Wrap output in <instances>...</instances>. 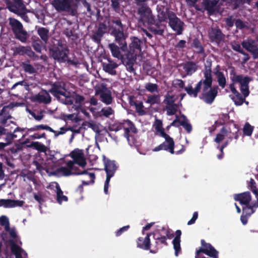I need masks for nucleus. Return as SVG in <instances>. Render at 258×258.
I'll return each mask as SVG.
<instances>
[{
  "instance_id": "nucleus-33",
  "label": "nucleus",
  "mask_w": 258,
  "mask_h": 258,
  "mask_svg": "<svg viewBox=\"0 0 258 258\" xmlns=\"http://www.w3.org/2000/svg\"><path fill=\"white\" fill-rule=\"evenodd\" d=\"M111 33L114 36L115 41L118 43H120L121 41L124 40L126 38V36L122 31V28H118L117 30L114 29Z\"/></svg>"
},
{
  "instance_id": "nucleus-23",
  "label": "nucleus",
  "mask_w": 258,
  "mask_h": 258,
  "mask_svg": "<svg viewBox=\"0 0 258 258\" xmlns=\"http://www.w3.org/2000/svg\"><path fill=\"white\" fill-rule=\"evenodd\" d=\"M178 123H179L180 125L183 126L188 133H190L191 132L192 129L191 125L188 122L187 119L185 118L184 117H183V118L181 119L178 116H176V118L171 123L170 125L178 126L179 124Z\"/></svg>"
},
{
  "instance_id": "nucleus-56",
  "label": "nucleus",
  "mask_w": 258,
  "mask_h": 258,
  "mask_svg": "<svg viewBox=\"0 0 258 258\" xmlns=\"http://www.w3.org/2000/svg\"><path fill=\"white\" fill-rule=\"evenodd\" d=\"M17 136L16 135H14L11 133H6V144H8V145H9L12 143L13 139L15 138H17Z\"/></svg>"
},
{
  "instance_id": "nucleus-54",
  "label": "nucleus",
  "mask_w": 258,
  "mask_h": 258,
  "mask_svg": "<svg viewBox=\"0 0 258 258\" xmlns=\"http://www.w3.org/2000/svg\"><path fill=\"white\" fill-rule=\"evenodd\" d=\"M22 67L25 72L30 74H34L35 73L34 68L29 64L23 63Z\"/></svg>"
},
{
  "instance_id": "nucleus-34",
  "label": "nucleus",
  "mask_w": 258,
  "mask_h": 258,
  "mask_svg": "<svg viewBox=\"0 0 258 258\" xmlns=\"http://www.w3.org/2000/svg\"><path fill=\"white\" fill-rule=\"evenodd\" d=\"M124 130H125V134L124 136L126 138L127 140H128V136L127 135V133L129 132H132L133 133H136V129L135 127L134 124L128 120L125 121L124 123Z\"/></svg>"
},
{
  "instance_id": "nucleus-2",
  "label": "nucleus",
  "mask_w": 258,
  "mask_h": 258,
  "mask_svg": "<svg viewBox=\"0 0 258 258\" xmlns=\"http://www.w3.org/2000/svg\"><path fill=\"white\" fill-rule=\"evenodd\" d=\"M205 79L203 81L202 99L208 104H211L218 93V87H211L212 78L210 68L206 69L204 72Z\"/></svg>"
},
{
  "instance_id": "nucleus-43",
  "label": "nucleus",
  "mask_w": 258,
  "mask_h": 258,
  "mask_svg": "<svg viewBox=\"0 0 258 258\" xmlns=\"http://www.w3.org/2000/svg\"><path fill=\"white\" fill-rule=\"evenodd\" d=\"M255 212V211H251L250 212H247L245 211H242V213L240 217V220L243 225H245L247 223L248 218Z\"/></svg>"
},
{
  "instance_id": "nucleus-32",
  "label": "nucleus",
  "mask_w": 258,
  "mask_h": 258,
  "mask_svg": "<svg viewBox=\"0 0 258 258\" xmlns=\"http://www.w3.org/2000/svg\"><path fill=\"white\" fill-rule=\"evenodd\" d=\"M14 52L16 54L20 55L27 54L29 56H32L34 55V53L31 50L30 47L25 46H19L16 47L14 50Z\"/></svg>"
},
{
  "instance_id": "nucleus-28",
  "label": "nucleus",
  "mask_w": 258,
  "mask_h": 258,
  "mask_svg": "<svg viewBox=\"0 0 258 258\" xmlns=\"http://www.w3.org/2000/svg\"><path fill=\"white\" fill-rule=\"evenodd\" d=\"M183 69L186 73V75H191L194 73L198 69V66L192 61L186 62L182 64Z\"/></svg>"
},
{
  "instance_id": "nucleus-47",
  "label": "nucleus",
  "mask_w": 258,
  "mask_h": 258,
  "mask_svg": "<svg viewBox=\"0 0 258 258\" xmlns=\"http://www.w3.org/2000/svg\"><path fill=\"white\" fill-rule=\"evenodd\" d=\"M30 147H34L35 149L40 152H45L46 151L45 146L38 142H32Z\"/></svg>"
},
{
  "instance_id": "nucleus-29",
  "label": "nucleus",
  "mask_w": 258,
  "mask_h": 258,
  "mask_svg": "<svg viewBox=\"0 0 258 258\" xmlns=\"http://www.w3.org/2000/svg\"><path fill=\"white\" fill-rule=\"evenodd\" d=\"M203 81L201 80L197 85L195 89H193L191 85H188L184 88V90L186 91L187 94L191 96L194 97H197L198 93L199 92L201 86L202 85Z\"/></svg>"
},
{
  "instance_id": "nucleus-42",
  "label": "nucleus",
  "mask_w": 258,
  "mask_h": 258,
  "mask_svg": "<svg viewBox=\"0 0 258 258\" xmlns=\"http://www.w3.org/2000/svg\"><path fill=\"white\" fill-rule=\"evenodd\" d=\"M178 108L177 105H165V109L168 115H174L176 113Z\"/></svg>"
},
{
  "instance_id": "nucleus-17",
  "label": "nucleus",
  "mask_w": 258,
  "mask_h": 258,
  "mask_svg": "<svg viewBox=\"0 0 258 258\" xmlns=\"http://www.w3.org/2000/svg\"><path fill=\"white\" fill-rule=\"evenodd\" d=\"M234 199L235 201H239L242 205H245L249 209L251 202V196L249 192L235 194L234 195Z\"/></svg>"
},
{
  "instance_id": "nucleus-51",
  "label": "nucleus",
  "mask_w": 258,
  "mask_h": 258,
  "mask_svg": "<svg viewBox=\"0 0 258 258\" xmlns=\"http://www.w3.org/2000/svg\"><path fill=\"white\" fill-rule=\"evenodd\" d=\"M243 134L244 135L249 136L251 135L253 131V127L249 123H246L244 125L243 129Z\"/></svg>"
},
{
  "instance_id": "nucleus-49",
  "label": "nucleus",
  "mask_w": 258,
  "mask_h": 258,
  "mask_svg": "<svg viewBox=\"0 0 258 258\" xmlns=\"http://www.w3.org/2000/svg\"><path fill=\"white\" fill-rule=\"evenodd\" d=\"M159 101V97L158 95H151L148 96L147 100L146 101V102L152 105L155 103H157Z\"/></svg>"
},
{
  "instance_id": "nucleus-41",
  "label": "nucleus",
  "mask_w": 258,
  "mask_h": 258,
  "mask_svg": "<svg viewBox=\"0 0 258 258\" xmlns=\"http://www.w3.org/2000/svg\"><path fill=\"white\" fill-rule=\"evenodd\" d=\"M27 111L32 115V116L36 120L40 121L43 118L44 115L42 111H33L29 109H27Z\"/></svg>"
},
{
  "instance_id": "nucleus-63",
  "label": "nucleus",
  "mask_w": 258,
  "mask_h": 258,
  "mask_svg": "<svg viewBox=\"0 0 258 258\" xmlns=\"http://www.w3.org/2000/svg\"><path fill=\"white\" fill-rule=\"evenodd\" d=\"M235 83H233V82H232V84H231L230 85V89L231 90V91L233 93V94L234 95V96L235 95H238V94H239V93L237 91V90L236 89V88H235L234 85L235 84Z\"/></svg>"
},
{
  "instance_id": "nucleus-64",
  "label": "nucleus",
  "mask_w": 258,
  "mask_h": 258,
  "mask_svg": "<svg viewBox=\"0 0 258 258\" xmlns=\"http://www.w3.org/2000/svg\"><path fill=\"white\" fill-rule=\"evenodd\" d=\"M235 83H233V82H232V84H231L230 85V89L231 90V91L233 93V94L234 95V96L235 95H238V94H239V93L237 91V90L236 89V88H235L234 85L235 84Z\"/></svg>"
},
{
  "instance_id": "nucleus-55",
  "label": "nucleus",
  "mask_w": 258,
  "mask_h": 258,
  "mask_svg": "<svg viewBox=\"0 0 258 258\" xmlns=\"http://www.w3.org/2000/svg\"><path fill=\"white\" fill-rule=\"evenodd\" d=\"M106 27L104 24H100L99 25V28L98 29L97 32L96 34L94 36V37H100L102 36L103 34H104L105 32Z\"/></svg>"
},
{
  "instance_id": "nucleus-62",
  "label": "nucleus",
  "mask_w": 258,
  "mask_h": 258,
  "mask_svg": "<svg viewBox=\"0 0 258 258\" xmlns=\"http://www.w3.org/2000/svg\"><path fill=\"white\" fill-rule=\"evenodd\" d=\"M9 233L10 237L13 239L16 238L17 237V234L14 228H12V229L9 232Z\"/></svg>"
},
{
  "instance_id": "nucleus-18",
  "label": "nucleus",
  "mask_w": 258,
  "mask_h": 258,
  "mask_svg": "<svg viewBox=\"0 0 258 258\" xmlns=\"http://www.w3.org/2000/svg\"><path fill=\"white\" fill-rule=\"evenodd\" d=\"M152 233H148L145 237H139L137 240V247L145 250L151 249V241L150 236Z\"/></svg>"
},
{
  "instance_id": "nucleus-38",
  "label": "nucleus",
  "mask_w": 258,
  "mask_h": 258,
  "mask_svg": "<svg viewBox=\"0 0 258 258\" xmlns=\"http://www.w3.org/2000/svg\"><path fill=\"white\" fill-rule=\"evenodd\" d=\"M154 126L156 132H157L160 136H161L165 134L164 129L162 127V122L160 120L156 119L154 123Z\"/></svg>"
},
{
  "instance_id": "nucleus-57",
  "label": "nucleus",
  "mask_w": 258,
  "mask_h": 258,
  "mask_svg": "<svg viewBox=\"0 0 258 258\" xmlns=\"http://www.w3.org/2000/svg\"><path fill=\"white\" fill-rule=\"evenodd\" d=\"M0 235L5 245H7L8 244V243H10V239H8V234L7 232L3 231L1 233Z\"/></svg>"
},
{
  "instance_id": "nucleus-45",
  "label": "nucleus",
  "mask_w": 258,
  "mask_h": 258,
  "mask_svg": "<svg viewBox=\"0 0 258 258\" xmlns=\"http://www.w3.org/2000/svg\"><path fill=\"white\" fill-rule=\"evenodd\" d=\"M87 125L96 133H99L100 132V125L99 123L91 121L87 122Z\"/></svg>"
},
{
  "instance_id": "nucleus-35",
  "label": "nucleus",
  "mask_w": 258,
  "mask_h": 258,
  "mask_svg": "<svg viewBox=\"0 0 258 258\" xmlns=\"http://www.w3.org/2000/svg\"><path fill=\"white\" fill-rule=\"evenodd\" d=\"M177 99V96L168 93L165 96L164 103L165 105H177L175 103V101Z\"/></svg>"
},
{
  "instance_id": "nucleus-40",
  "label": "nucleus",
  "mask_w": 258,
  "mask_h": 258,
  "mask_svg": "<svg viewBox=\"0 0 258 258\" xmlns=\"http://www.w3.org/2000/svg\"><path fill=\"white\" fill-rule=\"evenodd\" d=\"M38 33L41 39L46 42L48 38V30L44 28H39L37 30Z\"/></svg>"
},
{
  "instance_id": "nucleus-21",
  "label": "nucleus",
  "mask_w": 258,
  "mask_h": 258,
  "mask_svg": "<svg viewBox=\"0 0 258 258\" xmlns=\"http://www.w3.org/2000/svg\"><path fill=\"white\" fill-rule=\"evenodd\" d=\"M10 244L11 252L14 254L16 258H23L22 253L25 252L19 245H18L14 239L10 240Z\"/></svg>"
},
{
  "instance_id": "nucleus-5",
  "label": "nucleus",
  "mask_w": 258,
  "mask_h": 258,
  "mask_svg": "<svg viewBox=\"0 0 258 258\" xmlns=\"http://www.w3.org/2000/svg\"><path fill=\"white\" fill-rule=\"evenodd\" d=\"M51 4L58 12H66L72 15L77 13V4L74 0H52Z\"/></svg>"
},
{
  "instance_id": "nucleus-7",
  "label": "nucleus",
  "mask_w": 258,
  "mask_h": 258,
  "mask_svg": "<svg viewBox=\"0 0 258 258\" xmlns=\"http://www.w3.org/2000/svg\"><path fill=\"white\" fill-rule=\"evenodd\" d=\"M140 44L141 41L138 38L136 37L132 38L128 52L126 54L128 65L132 66L135 62L137 55L141 52Z\"/></svg>"
},
{
  "instance_id": "nucleus-59",
  "label": "nucleus",
  "mask_w": 258,
  "mask_h": 258,
  "mask_svg": "<svg viewBox=\"0 0 258 258\" xmlns=\"http://www.w3.org/2000/svg\"><path fill=\"white\" fill-rule=\"evenodd\" d=\"M198 212L197 211L195 212L192 215L191 219L187 222V225H190L194 224L198 218Z\"/></svg>"
},
{
  "instance_id": "nucleus-6",
  "label": "nucleus",
  "mask_w": 258,
  "mask_h": 258,
  "mask_svg": "<svg viewBox=\"0 0 258 258\" xmlns=\"http://www.w3.org/2000/svg\"><path fill=\"white\" fill-rule=\"evenodd\" d=\"M9 20V24L16 37L22 42H26L28 38V34L27 32L23 29V27L21 23L14 18H10Z\"/></svg>"
},
{
  "instance_id": "nucleus-11",
  "label": "nucleus",
  "mask_w": 258,
  "mask_h": 258,
  "mask_svg": "<svg viewBox=\"0 0 258 258\" xmlns=\"http://www.w3.org/2000/svg\"><path fill=\"white\" fill-rule=\"evenodd\" d=\"M140 20L144 24H153L155 22L151 10L147 6H143L139 10Z\"/></svg>"
},
{
  "instance_id": "nucleus-16",
  "label": "nucleus",
  "mask_w": 258,
  "mask_h": 258,
  "mask_svg": "<svg viewBox=\"0 0 258 258\" xmlns=\"http://www.w3.org/2000/svg\"><path fill=\"white\" fill-rule=\"evenodd\" d=\"M49 187L53 189L56 194V199L58 203L61 204L63 202H67L68 198L63 195V192L60 189L58 183L56 182H52L50 183Z\"/></svg>"
},
{
  "instance_id": "nucleus-60",
  "label": "nucleus",
  "mask_w": 258,
  "mask_h": 258,
  "mask_svg": "<svg viewBox=\"0 0 258 258\" xmlns=\"http://www.w3.org/2000/svg\"><path fill=\"white\" fill-rule=\"evenodd\" d=\"M232 47L234 50L238 51L240 53L243 51L241 48L240 44L236 43H232Z\"/></svg>"
},
{
  "instance_id": "nucleus-61",
  "label": "nucleus",
  "mask_w": 258,
  "mask_h": 258,
  "mask_svg": "<svg viewBox=\"0 0 258 258\" xmlns=\"http://www.w3.org/2000/svg\"><path fill=\"white\" fill-rule=\"evenodd\" d=\"M0 223L2 226H4L9 223L8 218L5 216H2L0 218Z\"/></svg>"
},
{
  "instance_id": "nucleus-26",
  "label": "nucleus",
  "mask_w": 258,
  "mask_h": 258,
  "mask_svg": "<svg viewBox=\"0 0 258 258\" xmlns=\"http://www.w3.org/2000/svg\"><path fill=\"white\" fill-rule=\"evenodd\" d=\"M181 235V231L180 230H177L175 232V237L172 241L173 247L175 250V255L177 256L178 253L181 251L180 247V236Z\"/></svg>"
},
{
  "instance_id": "nucleus-14",
  "label": "nucleus",
  "mask_w": 258,
  "mask_h": 258,
  "mask_svg": "<svg viewBox=\"0 0 258 258\" xmlns=\"http://www.w3.org/2000/svg\"><path fill=\"white\" fill-rule=\"evenodd\" d=\"M169 24L171 28L176 31L178 34L182 33L183 23L173 13H169Z\"/></svg>"
},
{
  "instance_id": "nucleus-20",
  "label": "nucleus",
  "mask_w": 258,
  "mask_h": 258,
  "mask_svg": "<svg viewBox=\"0 0 258 258\" xmlns=\"http://www.w3.org/2000/svg\"><path fill=\"white\" fill-rule=\"evenodd\" d=\"M24 202L19 200H0V206L5 208H14L16 207H21L23 206Z\"/></svg>"
},
{
  "instance_id": "nucleus-15",
  "label": "nucleus",
  "mask_w": 258,
  "mask_h": 258,
  "mask_svg": "<svg viewBox=\"0 0 258 258\" xmlns=\"http://www.w3.org/2000/svg\"><path fill=\"white\" fill-rule=\"evenodd\" d=\"M255 41L251 39H247L242 42V47L249 52L253 59L258 58V47L254 44Z\"/></svg>"
},
{
  "instance_id": "nucleus-36",
  "label": "nucleus",
  "mask_w": 258,
  "mask_h": 258,
  "mask_svg": "<svg viewBox=\"0 0 258 258\" xmlns=\"http://www.w3.org/2000/svg\"><path fill=\"white\" fill-rule=\"evenodd\" d=\"M216 77L219 85L224 88L226 84V80L224 74L221 72H217L216 73Z\"/></svg>"
},
{
  "instance_id": "nucleus-48",
  "label": "nucleus",
  "mask_w": 258,
  "mask_h": 258,
  "mask_svg": "<svg viewBox=\"0 0 258 258\" xmlns=\"http://www.w3.org/2000/svg\"><path fill=\"white\" fill-rule=\"evenodd\" d=\"M145 88L147 90L151 93L158 92V86L155 84H152L150 83H147L145 85Z\"/></svg>"
},
{
  "instance_id": "nucleus-58",
  "label": "nucleus",
  "mask_w": 258,
  "mask_h": 258,
  "mask_svg": "<svg viewBox=\"0 0 258 258\" xmlns=\"http://www.w3.org/2000/svg\"><path fill=\"white\" fill-rule=\"evenodd\" d=\"M129 225H126L120 228L119 229L117 230L115 232V235L119 236L121 235L123 232L126 231L130 228Z\"/></svg>"
},
{
  "instance_id": "nucleus-37",
  "label": "nucleus",
  "mask_w": 258,
  "mask_h": 258,
  "mask_svg": "<svg viewBox=\"0 0 258 258\" xmlns=\"http://www.w3.org/2000/svg\"><path fill=\"white\" fill-rule=\"evenodd\" d=\"M132 105H135L136 111L140 115H143L146 114V111L144 109V105L142 102L137 103L135 102H131Z\"/></svg>"
},
{
  "instance_id": "nucleus-53",
  "label": "nucleus",
  "mask_w": 258,
  "mask_h": 258,
  "mask_svg": "<svg viewBox=\"0 0 258 258\" xmlns=\"http://www.w3.org/2000/svg\"><path fill=\"white\" fill-rule=\"evenodd\" d=\"M173 85L178 89H184V82L180 79H175L173 81Z\"/></svg>"
},
{
  "instance_id": "nucleus-9",
  "label": "nucleus",
  "mask_w": 258,
  "mask_h": 258,
  "mask_svg": "<svg viewBox=\"0 0 258 258\" xmlns=\"http://www.w3.org/2000/svg\"><path fill=\"white\" fill-rule=\"evenodd\" d=\"M231 80L233 83H239L240 84V90L244 98L249 95L248 83L251 80L249 77L234 74L231 77Z\"/></svg>"
},
{
  "instance_id": "nucleus-10",
  "label": "nucleus",
  "mask_w": 258,
  "mask_h": 258,
  "mask_svg": "<svg viewBox=\"0 0 258 258\" xmlns=\"http://www.w3.org/2000/svg\"><path fill=\"white\" fill-rule=\"evenodd\" d=\"M6 4L8 9L11 12L18 15H24L27 12L22 0H18L14 2L7 0Z\"/></svg>"
},
{
  "instance_id": "nucleus-39",
  "label": "nucleus",
  "mask_w": 258,
  "mask_h": 258,
  "mask_svg": "<svg viewBox=\"0 0 258 258\" xmlns=\"http://www.w3.org/2000/svg\"><path fill=\"white\" fill-rule=\"evenodd\" d=\"M228 132V131L225 128H222L220 132L217 135L215 139V142L217 143H220L224 139L225 136H227Z\"/></svg>"
},
{
  "instance_id": "nucleus-3",
  "label": "nucleus",
  "mask_w": 258,
  "mask_h": 258,
  "mask_svg": "<svg viewBox=\"0 0 258 258\" xmlns=\"http://www.w3.org/2000/svg\"><path fill=\"white\" fill-rule=\"evenodd\" d=\"M49 91L58 99H61V96L65 97V101H63V99H61L62 102L64 104H73L75 103V109L81 107V102L84 100V97L79 95H77L72 98H70V93L63 92L61 86L57 84H54Z\"/></svg>"
},
{
  "instance_id": "nucleus-44",
  "label": "nucleus",
  "mask_w": 258,
  "mask_h": 258,
  "mask_svg": "<svg viewBox=\"0 0 258 258\" xmlns=\"http://www.w3.org/2000/svg\"><path fill=\"white\" fill-rule=\"evenodd\" d=\"M39 129L45 130L47 131H49L50 132L54 133H55V131L54 130H53L52 128L49 127V126L46 125H42V124L37 125V126H34L33 128L28 129V132L35 131L38 130Z\"/></svg>"
},
{
  "instance_id": "nucleus-52",
  "label": "nucleus",
  "mask_w": 258,
  "mask_h": 258,
  "mask_svg": "<svg viewBox=\"0 0 258 258\" xmlns=\"http://www.w3.org/2000/svg\"><path fill=\"white\" fill-rule=\"evenodd\" d=\"M252 192L255 195V198L256 199V201H252L250 205L249 208L250 209L257 208L258 207V190L257 189H253Z\"/></svg>"
},
{
  "instance_id": "nucleus-30",
  "label": "nucleus",
  "mask_w": 258,
  "mask_h": 258,
  "mask_svg": "<svg viewBox=\"0 0 258 258\" xmlns=\"http://www.w3.org/2000/svg\"><path fill=\"white\" fill-rule=\"evenodd\" d=\"M116 168L115 164L113 161H107L105 164V169L107 174L106 177L110 178L113 175Z\"/></svg>"
},
{
  "instance_id": "nucleus-8",
  "label": "nucleus",
  "mask_w": 258,
  "mask_h": 258,
  "mask_svg": "<svg viewBox=\"0 0 258 258\" xmlns=\"http://www.w3.org/2000/svg\"><path fill=\"white\" fill-rule=\"evenodd\" d=\"M95 95H99L101 100L106 105L110 104L112 101L111 92L104 84L96 85L95 88Z\"/></svg>"
},
{
  "instance_id": "nucleus-4",
  "label": "nucleus",
  "mask_w": 258,
  "mask_h": 258,
  "mask_svg": "<svg viewBox=\"0 0 258 258\" xmlns=\"http://www.w3.org/2000/svg\"><path fill=\"white\" fill-rule=\"evenodd\" d=\"M201 246L196 251L195 258H219V251L204 239L201 240Z\"/></svg>"
},
{
  "instance_id": "nucleus-27",
  "label": "nucleus",
  "mask_w": 258,
  "mask_h": 258,
  "mask_svg": "<svg viewBox=\"0 0 258 258\" xmlns=\"http://www.w3.org/2000/svg\"><path fill=\"white\" fill-rule=\"evenodd\" d=\"M209 37L213 41L217 43L220 42L223 39V35L219 29H211L209 32Z\"/></svg>"
},
{
  "instance_id": "nucleus-50",
  "label": "nucleus",
  "mask_w": 258,
  "mask_h": 258,
  "mask_svg": "<svg viewBox=\"0 0 258 258\" xmlns=\"http://www.w3.org/2000/svg\"><path fill=\"white\" fill-rule=\"evenodd\" d=\"M231 99L234 102L235 105H241L242 104L243 102L245 101V99L243 98L240 94L238 95H235L231 97Z\"/></svg>"
},
{
  "instance_id": "nucleus-46",
  "label": "nucleus",
  "mask_w": 258,
  "mask_h": 258,
  "mask_svg": "<svg viewBox=\"0 0 258 258\" xmlns=\"http://www.w3.org/2000/svg\"><path fill=\"white\" fill-rule=\"evenodd\" d=\"M100 113H101V115H102L106 117H108L110 115H112L114 113V111L113 109L110 107H105L102 108Z\"/></svg>"
},
{
  "instance_id": "nucleus-12",
  "label": "nucleus",
  "mask_w": 258,
  "mask_h": 258,
  "mask_svg": "<svg viewBox=\"0 0 258 258\" xmlns=\"http://www.w3.org/2000/svg\"><path fill=\"white\" fill-rule=\"evenodd\" d=\"M68 50L65 46L59 45L58 47L52 50L51 55L53 58L59 61H65L67 59Z\"/></svg>"
},
{
  "instance_id": "nucleus-25",
  "label": "nucleus",
  "mask_w": 258,
  "mask_h": 258,
  "mask_svg": "<svg viewBox=\"0 0 258 258\" xmlns=\"http://www.w3.org/2000/svg\"><path fill=\"white\" fill-rule=\"evenodd\" d=\"M155 249H150V252L156 253L158 250L161 248L163 245L167 246L168 243L166 241V236H162L160 237H155Z\"/></svg>"
},
{
  "instance_id": "nucleus-13",
  "label": "nucleus",
  "mask_w": 258,
  "mask_h": 258,
  "mask_svg": "<svg viewBox=\"0 0 258 258\" xmlns=\"http://www.w3.org/2000/svg\"><path fill=\"white\" fill-rule=\"evenodd\" d=\"M108 47L110 50L112 55L118 59L123 60L124 56L121 51H125L127 48V44L124 43L119 47L114 43L108 44Z\"/></svg>"
},
{
  "instance_id": "nucleus-24",
  "label": "nucleus",
  "mask_w": 258,
  "mask_h": 258,
  "mask_svg": "<svg viewBox=\"0 0 258 258\" xmlns=\"http://www.w3.org/2000/svg\"><path fill=\"white\" fill-rule=\"evenodd\" d=\"M161 137L164 138L165 142H163L162 144L163 145V147L166 148V151H168L171 154L174 153V142L172 138L169 137L166 134L161 136Z\"/></svg>"
},
{
  "instance_id": "nucleus-19",
  "label": "nucleus",
  "mask_w": 258,
  "mask_h": 258,
  "mask_svg": "<svg viewBox=\"0 0 258 258\" xmlns=\"http://www.w3.org/2000/svg\"><path fill=\"white\" fill-rule=\"evenodd\" d=\"M103 70L112 75L116 74L115 69L118 67V64L112 61L111 59H107L106 61L102 62Z\"/></svg>"
},
{
  "instance_id": "nucleus-22",
  "label": "nucleus",
  "mask_w": 258,
  "mask_h": 258,
  "mask_svg": "<svg viewBox=\"0 0 258 258\" xmlns=\"http://www.w3.org/2000/svg\"><path fill=\"white\" fill-rule=\"evenodd\" d=\"M32 100L33 101L44 103H48L51 101L49 94L45 91L40 92L38 94L33 95L32 97Z\"/></svg>"
},
{
  "instance_id": "nucleus-31",
  "label": "nucleus",
  "mask_w": 258,
  "mask_h": 258,
  "mask_svg": "<svg viewBox=\"0 0 258 258\" xmlns=\"http://www.w3.org/2000/svg\"><path fill=\"white\" fill-rule=\"evenodd\" d=\"M157 17L160 22L164 21L167 19L168 15L169 13H167V9L163 6H157Z\"/></svg>"
},
{
  "instance_id": "nucleus-1",
  "label": "nucleus",
  "mask_w": 258,
  "mask_h": 258,
  "mask_svg": "<svg viewBox=\"0 0 258 258\" xmlns=\"http://www.w3.org/2000/svg\"><path fill=\"white\" fill-rule=\"evenodd\" d=\"M70 156L74 161H69L67 162L66 167H61L54 171V174L58 176H69L71 174H84V180H82L83 185H88L94 182L95 175L94 173H87L86 171L79 173L77 171L76 164L81 167H85L87 164L85 153L83 150L78 148L73 150L70 154Z\"/></svg>"
}]
</instances>
